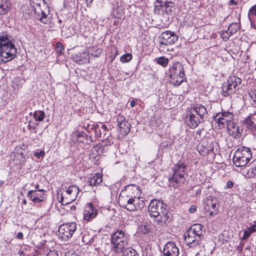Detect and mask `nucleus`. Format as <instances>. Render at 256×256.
Wrapping results in <instances>:
<instances>
[{
	"label": "nucleus",
	"instance_id": "nucleus-27",
	"mask_svg": "<svg viewBox=\"0 0 256 256\" xmlns=\"http://www.w3.org/2000/svg\"><path fill=\"white\" fill-rule=\"evenodd\" d=\"M243 124L252 132L256 130V124L250 116L244 120Z\"/></svg>",
	"mask_w": 256,
	"mask_h": 256
},
{
	"label": "nucleus",
	"instance_id": "nucleus-1",
	"mask_svg": "<svg viewBox=\"0 0 256 256\" xmlns=\"http://www.w3.org/2000/svg\"><path fill=\"white\" fill-rule=\"evenodd\" d=\"M148 212L150 216L155 218L154 221L160 226L166 225L171 220L168 206L162 201L158 200H151L148 206Z\"/></svg>",
	"mask_w": 256,
	"mask_h": 256
},
{
	"label": "nucleus",
	"instance_id": "nucleus-36",
	"mask_svg": "<svg viewBox=\"0 0 256 256\" xmlns=\"http://www.w3.org/2000/svg\"><path fill=\"white\" fill-rule=\"evenodd\" d=\"M64 50V46L60 42L56 43V51L58 54H61L62 51Z\"/></svg>",
	"mask_w": 256,
	"mask_h": 256
},
{
	"label": "nucleus",
	"instance_id": "nucleus-50",
	"mask_svg": "<svg viewBox=\"0 0 256 256\" xmlns=\"http://www.w3.org/2000/svg\"><path fill=\"white\" fill-rule=\"evenodd\" d=\"M130 106L132 108H133L135 106L136 102H135V101L134 100H130Z\"/></svg>",
	"mask_w": 256,
	"mask_h": 256
},
{
	"label": "nucleus",
	"instance_id": "nucleus-6",
	"mask_svg": "<svg viewBox=\"0 0 256 256\" xmlns=\"http://www.w3.org/2000/svg\"><path fill=\"white\" fill-rule=\"evenodd\" d=\"M170 82L178 86L184 80V68L179 62L174 63L170 68Z\"/></svg>",
	"mask_w": 256,
	"mask_h": 256
},
{
	"label": "nucleus",
	"instance_id": "nucleus-4",
	"mask_svg": "<svg viewBox=\"0 0 256 256\" xmlns=\"http://www.w3.org/2000/svg\"><path fill=\"white\" fill-rule=\"evenodd\" d=\"M178 40V36L174 32L166 30L160 36L159 50L164 53L174 50L172 45Z\"/></svg>",
	"mask_w": 256,
	"mask_h": 256
},
{
	"label": "nucleus",
	"instance_id": "nucleus-9",
	"mask_svg": "<svg viewBox=\"0 0 256 256\" xmlns=\"http://www.w3.org/2000/svg\"><path fill=\"white\" fill-rule=\"evenodd\" d=\"M30 4L34 12L38 14V18L41 22L47 24L48 20L46 16L48 14V10L46 12L43 10L44 8L47 9V6L44 0H30Z\"/></svg>",
	"mask_w": 256,
	"mask_h": 256
},
{
	"label": "nucleus",
	"instance_id": "nucleus-52",
	"mask_svg": "<svg viewBox=\"0 0 256 256\" xmlns=\"http://www.w3.org/2000/svg\"><path fill=\"white\" fill-rule=\"evenodd\" d=\"M230 4L236 5V3L234 2V0H230Z\"/></svg>",
	"mask_w": 256,
	"mask_h": 256
},
{
	"label": "nucleus",
	"instance_id": "nucleus-47",
	"mask_svg": "<svg viewBox=\"0 0 256 256\" xmlns=\"http://www.w3.org/2000/svg\"><path fill=\"white\" fill-rule=\"evenodd\" d=\"M113 50L114 52V56L113 58H112V60L115 58L116 56L118 54V50L116 47L114 48Z\"/></svg>",
	"mask_w": 256,
	"mask_h": 256
},
{
	"label": "nucleus",
	"instance_id": "nucleus-13",
	"mask_svg": "<svg viewBox=\"0 0 256 256\" xmlns=\"http://www.w3.org/2000/svg\"><path fill=\"white\" fill-rule=\"evenodd\" d=\"M219 204L215 198H207L204 201V208L210 216L216 214L218 212Z\"/></svg>",
	"mask_w": 256,
	"mask_h": 256
},
{
	"label": "nucleus",
	"instance_id": "nucleus-35",
	"mask_svg": "<svg viewBox=\"0 0 256 256\" xmlns=\"http://www.w3.org/2000/svg\"><path fill=\"white\" fill-rule=\"evenodd\" d=\"M248 178L256 177V166L254 168H250L248 169Z\"/></svg>",
	"mask_w": 256,
	"mask_h": 256
},
{
	"label": "nucleus",
	"instance_id": "nucleus-25",
	"mask_svg": "<svg viewBox=\"0 0 256 256\" xmlns=\"http://www.w3.org/2000/svg\"><path fill=\"white\" fill-rule=\"evenodd\" d=\"M102 174L100 173H96L92 177H90L88 182L92 186H96L102 182Z\"/></svg>",
	"mask_w": 256,
	"mask_h": 256
},
{
	"label": "nucleus",
	"instance_id": "nucleus-46",
	"mask_svg": "<svg viewBox=\"0 0 256 256\" xmlns=\"http://www.w3.org/2000/svg\"><path fill=\"white\" fill-rule=\"evenodd\" d=\"M250 116L251 117L252 120L256 124V112L253 114H252L250 115Z\"/></svg>",
	"mask_w": 256,
	"mask_h": 256
},
{
	"label": "nucleus",
	"instance_id": "nucleus-58",
	"mask_svg": "<svg viewBox=\"0 0 256 256\" xmlns=\"http://www.w3.org/2000/svg\"><path fill=\"white\" fill-rule=\"evenodd\" d=\"M196 256H202L199 252L196 254Z\"/></svg>",
	"mask_w": 256,
	"mask_h": 256
},
{
	"label": "nucleus",
	"instance_id": "nucleus-56",
	"mask_svg": "<svg viewBox=\"0 0 256 256\" xmlns=\"http://www.w3.org/2000/svg\"><path fill=\"white\" fill-rule=\"evenodd\" d=\"M4 182L2 180H0V187H1L4 184Z\"/></svg>",
	"mask_w": 256,
	"mask_h": 256
},
{
	"label": "nucleus",
	"instance_id": "nucleus-22",
	"mask_svg": "<svg viewBox=\"0 0 256 256\" xmlns=\"http://www.w3.org/2000/svg\"><path fill=\"white\" fill-rule=\"evenodd\" d=\"M97 214L96 210L94 206L89 204L84 208V220L90 221V220L96 217Z\"/></svg>",
	"mask_w": 256,
	"mask_h": 256
},
{
	"label": "nucleus",
	"instance_id": "nucleus-8",
	"mask_svg": "<svg viewBox=\"0 0 256 256\" xmlns=\"http://www.w3.org/2000/svg\"><path fill=\"white\" fill-rule=\"evenodd\" d=\"M17 49L13 43L0 46V63H6L16 56Z\"/></svg>",
	"mask_w": 256,
	"mask_h": 256
},
{
	"label": "nucleus",
	"instance_id": "nucleus-39",
	"mask_svg": "<svg viewBox=\"0 0 256 256\" xmlns=\"http://www.w3.org/2000/svg\"><path fill=\"white\" fill-rule=\"evenodd\" d=\"M34 155L37 158H40L44 157V156L45 155V152L44 150H41L40 152H34Z\"/></svg>",
	"mask_w": 256,
	"mask_h": 256
},
{
	"label": "nucleus",
	"instance_id": "nucleus-7",
	"mask_svg": "<svg viewBox=\"0 0 256 256\" xmlns=\"http://www.w3.org/2000/svg\"><path fill=\"white\" fill-rule=\"evenodd\" d=\"M79 189L74 185L70 186L64 190L60 195L58 196L59 202L62 205H67L74 201L78 194Z\"/></svg>",
	"mask_w": 256,
	"mask_h": 256
},
{
	"label": "nucleus",
	"instance_id": "nucleus-21",
	"mask_svg": "<svg viewBox=\"0 0 256 256\" xmlns=\"http://www.w3.org/2000/svg\"><path fill=\"white\" fill-rule=\"evenodd\" d=\"M193 234H195L194 236L195 238L193 240V246H196L198 244V242L200 241L203 236L202 235V226L201 224H193Z\"/></svg>",
	"mask_w": 256,
	"mask_h": 256
},
{
	"label": "nucleus",
	"instance_id": "nucleus-38",
	"mask_svg": "<svg viewBox=\"0 0 256 256\" xmlns=\"http://www.w3.org/2000/svg\"><path fill=\"white\" fill-rule=\"evenodd\" d=\"M84 58L82 60H80L79 61L81 62V63H86L90 61V57L88 54L84 53Z\"/></svg>",
	"mask_w": 256,
	"mask_h": 256
},
{
	"label": "nucleus",
	"instance_id": "nucleus-3",
	"mask_svg": "<svg viewBox=\"0 0 256 256\" xmlns=\"http://www.w3.org/2000/svg\"><path fill=\"white\" fill-rule=\"evenodd\" d=\"M118 202L121 207L130 212L141 209L144 205V201L140 200V198H134L132 196H125V194L120 195Z\"/></svg>",
	"mask_w": 256,
	"mask_h": 256
},
{
	"label": "nucleus",
	"instance_id": "nucleus-43",
	"mask_svg": "<svg viewBox=\"0 0 256 256\" xmlns=\"http://www.w3.org/2000/svg\"><path fill=\"white\" fill-rule=\"evenodd\" d=\"M102 130L103 132L106 131V126L105 125H102V126L101 127V129L100 130V137H102Z\"/></svg>",
	"mask_w": 256,
	"mask_h": 256
},
{
	"label": "nucleus",
	"instance_id": "nucleus-32",
	"mask_svg": "<svg viewBox=\"0 0 256 256\" xmlns=\"http://www.w3.org/2000/svg\"><path fill=\"white\" fill-rule=\"evenodd\" d=\"M45 114L42 110H36L33 114V116L36 120L42 122L44 118Z\"/></svg>",
	"mask_w": 256,
	"mask_h": 256
},
{
	"label": "nucleus",
	"instance_id": "nucleus-54",
	"mask_svg": "<svg viewBox=\"0 0 256 256\" xmlns=\"http://www.w3.org/2000/svg\"><path fill=\"white\" fill-rule=\"evenodd\" d=\"M22 204L24 205H26L27 204L26 200L25 199H24L22 200Z\"/></svg>",
	"mask_w": 256,
	"mask_h": 256
},
{
	"label": "nucleus",
	"instance_id": "nucleus-53",
	"mask_svg": "<svg viewBox=\"0 0 256 256\" xmlns=\"http://www.w3.org/2000/svg\"><path fill=\"white\" fill-rule=\"evenodd\" d=\"M70 208L72 210H74L76 209V207L74 205H73L72 206H70Z\"/></svg>",
	"mask_w": 256,
	"mask_h": 256
},
{
	"label": "nucleus",
	"instance_id": "nucleus-16",
	"mask_svg": "<svg viewBox=\"0 0 256 256\" xmlns=\"http://www.w3.org/2000/svg\"><path fill=\"white\" fill-rule=\"evenodd\" d=\"M120 194L132 196L134 198H140L141 192L138 186L132 184L126 186L125 190H122Z\"/></svg>",
	"mask_w": 256,
	"mask_h": 256
},
{
	"label": "nucleus",
	"instance_id": "nucleus-15",
	"mask_svg": "<svg viewBox=\"0 0 256 256\" xmlns=\"http://www.w3.org/2000/svg\"><path fill=\"white\" fill-rule=\"evenodd\" d=\"M117 122L120 133L123 136L127 135L130 131V124L126 120L125 118L118 115Z\"/></svg>",
	"mask_w": 256,
	"mask_h": 256
},
{
	"label": "nucleus",
	"instance_id": "nucleus-41",
	"mask_svg": "<svg viewBox=\"0 0 256 256\" xmlns=\"http://www.w3.org/2000/svg\"><path fill=\"white\" fill-rule=\"evenodd\" d=\"M46 256H58V255L56 251L50 250L46 254Z\"/></svg>",
	"mask_w": 256,
	"mask_h": 256
},
{
	"label": "nucleus",
	"instance_id": "nucleus-5",
	"mask_svg": "<svg viewBox=\"0 0 256 256\" xmlns=\"http://www.w3.org/2000/svg\"><path fill=\"white\" fill-rule=\"evenodd\" d=\"M252 158V152L250 148L242 146L238 148L234 152L233 162L237 167L246 166Z\"/></svg>",
	"mask_w": 256,
	"mask_h": 256
},
{
	"label": "nucleus",
	"instance_id": "nucleus-33",
	"mask_svg": "<svg viewBox=\"0 0 256 256\" xmlns=\"http://www.w3.org/2000/svg\"><path fill=\"white\" fill-rule=\"evenodd\" d=\"M156 62L162 66L165 67L168 63L169 60L164 56H160L155 59Z\"/></svg>",
	"mask_w": 256,
	"mask_h": 256
},
{
	"label": "nucleus",
	"instance_id": "nucleus-51",
	"mask_svg": "<svg viewBox=\"0 0 256 256\" xmlns=\"http://www.w3.org/2000/svg\"><path fill=\"white\" fill-rule=\"evenodd\" d=\"M40 190V186L38 184H36L35 186V190Z\"/></svg>",
	"mask_w": 256,
	"mask_h": 256
},
{
	"label": "nucleus",
	"instance_id": "nucleus-45",
	"mask_svg": "<svg viewBox=\"0 0 256 256\" xmlns=\"http://www.w3.org/2000/svg\"><path fill=\"white\" fill-rule=\"evenodd\" d=\"M16 238L18 239H23V234L22 232H19L16 235Z\"/></svg>",
	"mask_w": 256,
	"mask_h": 256
},
{
	"label": "nucleus",
	"instance_id": "nucleus-12",
	"mask_svg": "<svg viewBox=\"0 0 256 256\" xmlns=\"http://www.w3.org/2000/svg\"><path fill=\"white\" fill-rule=\"evenodd\" d=\"M76 230V224L70 222L62 224L59 227L58 232L62 238L66 240L72 236Z\"/></svg>",
	"mask_w": 256,
	"mask_h": 256
},
{
	"label": "nucleus",
	"instance_id": "nucleus-55",
	"mask_svg": "<svg viewBox=\"0 0 256 256\" xmlns=\"http://www.w3.org/2000/svg\"><path fill=\"white\" fill-rule=\"evenodd\" d=\"M196 207L193 206V212H194L196 211Z\"/></svg>",
	"mask_w": 256,
	"mask_h": 256
},
{
	"label": "nucleus",
	"instance_id": "nucleus-44",
	"mask_svg": "<svg viewBox=\"0 0 256 256\" xmlns=\"http://www.w3.org/2000/svg\"><path fill=\"white\" fill-rule=\"evenodd\" d=\"M234 186V183L232 181H228L226 183L228 188H232Z\"/></svg>",
	"mask_w": 256,
	"mask_h": 256
},
{
	"label": "nucleus",
	"instance_id": "nucleus-20",
	"mask_svg": "<svg viewBox=\"0 0 256 256\" xmlns=\"http://www.w3.org/2000/svg\"><path fill=\"white\" fill-rule=\"evenodd\" d=\"M227 128L228 134L235 138H240L243 132V128L238 126L234 122L230 123Z\"/></svg>",
	"mask_w": 256,
	"mask_h": 256
},
{
	"label": "nucleus",
	"instance_id": "nucleus-60",
	"mask_svg": "<svg viewBox=\"0 0 256 256\" xmlns=\"http://www.w3.org/2000/svg\"><path fill=\"white\" fill-rule=\"evenodd\" d=\"M198 148V152H199L198 147V148Z\"/></svg>",
	"mask_w": 256,
	"mask_h": 256
},
{
	"label": "nucleus",
	"instance_id": "nucleus-18",
	"mask_svg": "<svg viewBox=\"0 0 256 256\" xmlns=\"http://www.w3.org/2000/svg\"><path fill=\"white\" fill-rule=\"evenodd\" d=\"M185 166L184 165L178 164L175 166L174 170V174L170 180L172 182L178 183L180 179L184 178Z\"/></svg>",
	"mask_w": 256,
	"mask_h": 256
},
{
	"label": "nucleus",
	"instance_id": "nucleus-40",
	"mask_svg": "<svg viewBox=\"0 0 256 256\" xmlns=\"http://www.w3.org/2000/svg\"><path fill=\"white\" fill-rule=\"evenodd\" d=\"M250 96L251 98L256 102V88L250 93Z\"/></svg>",
	"mask_w": 256,
	"mask_h": 256
},
{
	"label": "nucleus",
	"instance_id": "nucleus-24",
	"mask_svg": "<svg viewBox=\"0 0 256 256\" xmlns=\"http://www.w3.org/2000/svg\"><path fill=\"white\" fill-rule=\"evenodd\" d=\"M235 26H236V24H230L227 30L224 31L221 33L220 36L223 40L226 41L231 35H232L237 32L238 29L236 28H234V30H231V28Z\"/></svg>",
	"mask_w": 256,
	"mask_h": 256
},
{
	"label": "nucleus",
	"instance_id": "nucleus-28",
	"mask_svg": "<svg viewBox=\"0 0 256 256\" xmlns=\"http://www.w3.org/2000/svg\"><path fill=\"white\" fill-rule=\"evenodd\" d=\"M191 230L192 226H190L184 234V244L189 248H191L190 244H192V238L190 236Z\"/></svg>",
	"mask_w": 256,
	"mask_h": 256
},
{
	"label": "nucleus",
	"instance_id": "nucleus-19",
	"mask_svg": "<svg viewBox=\"0 0 256 256\" xmlns=\"http://www.w3.org/2000/svg\"><path fill=\"white\" fill-rule=\"evenodd\" d=\"M45 190L40 189L38 190H30L28 194V196L34 202H40L44 200Z\"/></svg>",
	"mask_w": 256,
	"mask_h": 256
},
{
	"label": "nucleus",
	"instance_id": "nucleus-37",
	"mask_svg": "<svg viewBox=\"0 0 256 256\" xmlns=\"http://www.w3.org/2000/svg\"><path fill=\"white\" fill-rule=\"evenodd\" d=\"M252 231L248 228L246 230H244L243 240H246L252 234Z\"/></svg>",
	"mask_w": 256,
	"mask_h": 256
},
{
	"label": "nucleus",
	"instance_id": "nucleus-34",
	"mask_svg": "<svg viewBox=\"0 0 256 256\" xmlns=\"http://www.w3.org/2000/svg\"><path fill=\"white\" fill-rule=\"evenodd\" d=\"M132 56L130 54H125L122 55L120 58V60L122 63H126L129 62L132 59Z\"/></svg>",
	"mask_w": 256,
	"mask_h": 256
},
{
	"label": "nucleus",
	"instance_id": "nucleus-10",
	"mask_svg": "<svg viewBox=\"0 0 256 256\" xmlns=\"http://www.w3.org/2000/svg\"><path fill=\"white\" fill-rule=\"evenodd\" d=\"M241 82L240 78L234 76H230L226 82L224 83L222 86L224 96H226L234 94L238 89L237 87Z\"/></svg>",
	"mask_w": 256,
	"mask_h": 256
},
{
	"label": "nucleus",
	"instance_id": "nucleus-42",
	"mask_svg": "<svg viewBox=\"0 0 256 256\" xmlns=\"http://www.w3.org/2000/svg\"><path fill=\"white\" fill-rule=\"evenodd\" d=\"M64 256H78L76 254L73 252L69 251L66 253Z\"/></svg>",
	"mask_w": 256,
	"mask_h": 256
},
{
	"label": "nucleus",
	"instance_id": "nucleus-14",
	"mask_svg": "<svg viewBox=\"0 0 256 256\" xmlns=\"http://www.w3.org/2000/svg\"><path fill=\"white\" fill-rule=\"evenodd\" d=\"M204 106L196 104L193 108V126L196 127L203 120V116L206 114Z\"/></svg>",
	"mask_w": 256,
	"mask_h": 256
},
{
	"label": "nucleus",
	"instance_id": "nucleus-2",
	"mask_svg": "<svg viewBox=\"0 0 256 256\" xmlns=\"http://www.w3.org/2000/svg\"><path fill=\"white\" fill-rule=\"evenodd\" d=\"M112 250L117 254L124 252L128 244V235L122 230H118L111 234Z\"/></svg>",
	"mask_w": 256,
	"mask_h": 256
},
{
	"label": "nucleus",
	"instance_id": "nucleus-23",
	"mask_svg": "<svg viewBox=\"0 0 256 256\" xmlns=\"http://www.w3.org/2000/svg\"><path fill=\"white\" fill-rule=\"evenodd\" d=\"M248 17L252 26L256 29V4L250 9L248 12Z\"/></svg>",
	"mask_w": 256,
	"mask_h": 256
},
{
	"label": "nucleus",
	"instance_id": "nucleus-31",
	"mask_svg": "<svg viewBox=\"0 0 256 256\" xmlns=\"http://www.w3.org/2000/svg\"><path fill=\"white\" fill-rule=\"evenodd\" d=\"M122 253L124 256H138L136 252L132 248H126Z\"/></svg>",
	"mask_w": 256,
	"mask_h": 256
},
{
	"label": "nucleus",
	"instance_id": "nucleus-57",
	"mask_svg": "<svg viewBox=\"0 0 256 256\" xmlns=\"http://www.w3.org/2000/svg\"><path fill=\"white\" fill-rule=\"evenodd\" d=\"M234 28H236V29H237V26H236H236H233V27H232V28H231V30H234Z\"/></svg>",
	"mask_w": 256,
	"mask_h": 256
},
{
	"label": "nucleus",
	"instance_id": "nucleus-11",
	"mask_svg": "<svg viewBox=\"0 0 256 256\" xmlns=\"http://www.w3.org/2000/svg\"><path fill=\"white\" fill-rule=\"evenodd\" d=\"M214 119L220 128H224L226 124L228 128L229 124L233 122L234 115L230 112H220L217 114Z\"/></svg>",
	"mask_w": 256,
	"mask_h": 256
},
{
	"label": "nucleus",
	"instance_id": "nucleus-59",
	"mask_svg": "<svg viewBox=\"0 0 256 256\" xmlns=\"http://www.w3.org/2000/svg\"><path fill=\"white\" fill-rule=\"evenodd\" d=\"M189 211L190 212H192V207H190L189 208Z\"/></svg>",
	"mask_w": 256,
	"mask_h": 256
},
{
	"label": "nucleus",
	"instance_id": "nucleus-26",
	"mask_svg": "<svg viewBox=\"0 0 256 256\" xmlns=\"http://www.w3.org/2000/svg\"><path fill=\"white\" fill-rule=\"evenodd\" d=\"M10 2L8 0H0V14H6L10 10Z\"/></svg>",
	"mask_w": 256,
	"mask_h": 256
},
{
	"label": "nucleus",
	"instance_id": "nucleus-48",
	"mask_svg": "<svg viewBox=\"0 0 256 256\" xmlns=\"http://www.w3.org/2000/svg\"><path fill=\"white\" fill-rule=\"evenodd\" d=\"M249 228L252 231V233L256 232V225L250 226Z\"/></svg>",
	"mask_w": 256,
	"mask_h": 256
},
{
	"label": "nucleus",
	"instance_id": "nucleus-17",
	"mask_svg": "<svg viewBox=\"0 0 256 256\" xmlns=\"http://www.w3.org/2000/svg\"><path fill=\"white\" fill-rule=\"evenodd\" d=\"M164 256H178L179 250L176 244L172 242H167L163 250Z\"/></svg>",
	"mask_w": 256,
	"mask_h": 256
},
{
	"label": "nucleus",
	"instance_id": "nucleus-30",
	"mask_svg": "<svg viewBox=\"0 0 256 256\" xmlns=\"http://www.w3.org/2000/svg\"><path fill=\"white\" fill-rule=\"evenodd\" d=\"M162 10H165L168 14H170L174 8V4L171 2H166L161 6Z\"/></svg>",
	"mask_w": 256,
	"mask_h": 256
},
{
	"label": "nucleus",
	"instance_id": "nucleus-49",
	"mask_svg": "<svg viewBox=\"0 0 256 256\" xmlns=\"http://www.w3.org/2000/svg\"><path fill=\"white\" fill-rule=\"evenodd\" d=\"M189 118H190V122L188 123V126L191 128L192 126V122H191V120L192 119V114H190L189 115Z\"/></svg>",
	"mask_w": 256,
	"mask_h": 256
},
{
	"label": "nucleus",
	"instance_id": "nucleus-29",
	"mask_svg": "<svg viewBox=\"0 0 256 256\" xmlns=\"http://www.w3.org/2000/svg\"><path fill=\"white\" fill-rule=\"evenodd\" d=\"M9 43H12L11 37L6 34L0 33V46L7 45Z\"/></svg>",
	"mask_w": 256,
	"mask_h": 256
}]
</instances>
